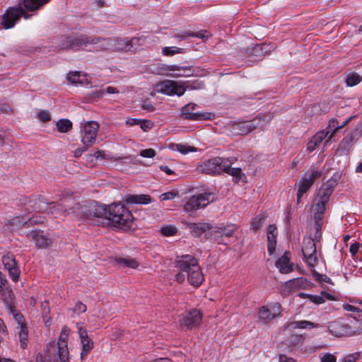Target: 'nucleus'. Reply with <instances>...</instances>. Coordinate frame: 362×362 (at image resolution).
<instances>
[{
    "mask_svg": "<svg viewBox=\"0 0 362 362\" xmlns=\"http://www.w3.org/2000/svg\"><path fill=\"white\" fill-rule=\"evenodd\" d=\"M107 39L91 37L82 33H71L61 37L57 47L63 50L78 51L91 46L89 51H101L106 49Z\"/></svg>",
    "mask_w": 362,
    "mask_h": 362,
    "instance_id": "1",
    "label": "nucleus"
},
{
    "mask_svg": "<svg viewBox=\"0 0 362 362\" xmlns=\"http://www.w3.org/2000/svg\"><path fill=\"white\" fill-rule=\"evenodd\" d=\"M50 0H23V5L24 8L19 4L18 6H11L8 8L1 17V25L5 30L13 28L21 16L25 19L29 18L31 15L25 13L28 11H35L43 5L48 3Z\"/></svg>",
    "mask_w": 362,
    "mask_h": 362,
    "instance_id": "2",
    "label": "nucleus"
},
{
    "mask_svg": "<svg viewBox=\"0 0 362 362\" xmlns=\"http://www.w3.org/2000/svg\"><path fill=\"white\" fill-rule=\"evenodd\" d=\"M105 223L124 230H130L133 225V216L124 204H112L108 206Z\"/></svg>",
    "mask_w": 362,
    "mask_h": 362,
    "instance_id": "3",
    "label": "nucleus"
},
{
    "mask_svg": "<svg viewBox=\"0 0 362 362\" xmlns=\"http://www.w3.org/2000/svg\"><path fill=\"white\" fill-rule=\"evenodd\" d=\"M68 337V328L65 326L62 329L57 342L52 341L47 346V352L56 354L60 362H70Z\"/></svg>",
    "mask_w": 362,
    "mask_h": 362,
    "instance_id": "4",
    "label": "nucleus"
},
{
    "mask_svg": "<svg viewBox=\"0 0 362 362\" xmlns=\"http://www.w3.org/2000/svg\"><path fill=\"white\" fill-rule=\"evenodd\" d=\"M301 251L303 255V260L310 269L315 268L319 264L321 252L317 250V245L312 240L311 236L304 237Z\"/></svg>",
    "mask_w": 362,
    "mask_h": 362,
    "instance_id": "5",
    "label": "nucleus"
},
{
    "mask_svg": "<svg viewBox=\"0 0 362 362\" xmlns=\"http://www.w3.org/2000/svg\"><path fill=\"white\" fill-rule=\"evenodd\" d=\"M216 199V194L211 192H204L193 195L184 204V211L189 213L205 208L209 203L214 202Z\"/></svg>",
    "mask_w": 362,
    "mask_h": 362,
    "instance_id": "6",
    "label": "nucleus"
},
{
    "mask_svg": "<svg viewBox=\"0 0 362 362\" xmlns=\"http://www.w3.org/2000/svg\"><path fill=\"white\" fill-rule=\"evenodd\" d=\"M322 175L321 171L315 168H312L309 172L305 173L298 185L297 202H300L302 196L311 187L315 180Z\"/></svg>",
    "mask_w": 362,
    "mask_h": 362,
    "instance_id": "7",
    "label": "nucleus"
},
{
    "mask_svg": "<svg viewBox=\"0 0 362 362\" xmlns=\"http://www.w3.org/2000/svg\"><path fill=\"white\" fill-rule=\"evenodd\" d=\"M226 160L221 157H214L213 158L203 161L198 167L199 171L209 174H221L224 170Z\"/></svg>",
    "mask_w": 362,
    "mask_h": 362,
    "instance_id": "8",
    "label": "nucleus"
},
{
    "mask_svg": "<svg viewBox=\"0 0 362 362\" xmlns=\"http://www.w3.org/2000/svg\"><path fill=\"white\" fill-rule=\"evenodd\" d=\"M332 193L330 187L322 188L318 194V199L314 206V219L323 220L326 211V205L329 201Z\"/></svg>",
    "mask_w": 362,
    "mask_h": 362,
    "instance_id": "9",
    "label": "nucleus"
},
{
    "mask_svg": "<svg viewBox=\"0 0 362 362\" xmlns=\"http://www.w3.org/2000/svg\"><path fill=\"white\" fill-rule=\"evenodd\" d=\"M156 90L158 93L167 95H176L180 97L185 93V88H182L181 83L167 79L157 83Z\"/></svg>",
    "mask_w": 362,
    "mask_h": 362,
    "instance_id": "10",
    "label": "nucleus"
},
{
    "mask_svg": "<svg viewBox=\"0 0 362 362\" xmlns=\"http://www.w3.org/2000/svg\"><path fill=\"white\" fill-rule=\"evenodd\" d=\"M197 107L195 103H188L181 110V114L183 118L192 121L211 120L214 118V115L211 112H193Z\"/></svg>",
    "mask_w": 362,
    "mask_h": 362,
    "instance_id": "11",
    "label": "nucleus"
},
{
    "mask_svg": "<svg viewBox=\"0 0 362 362\" xmlns=\"http://www.w3.org/2000/svg\"><path fill=\"white\" fill-rule=\"evenodd\" d=\"M202 320V313L197 309H192L180 316V325L190 329L199 327Z\"/></svg>",
    "mask_w": 362,
    "mask_h": 362,
    "instance_id": "12",
    "label": "nucleus"
},
{
    "mask_svg": "<svg viewBox=\"0 0 362 362\" xmlns=\"http://www.w3.org/2000/svg\"><path fill=\"white\" fill-rule=\"evenodd\" d=\"M236 227L233 224L212 228L211 238L218 244H226L225 239L233 236Z\"/></svg>",
    "mask_w": 362,
    "mask_h": 362,
    "instance_id": "13",
    "label": "nucleus"
},
{
    "mask_svg": "<svg viewBox=\"0 0 362 362\" xmlns=\"http://www.w3.org/2000/svg\"><path fill=\"white\" fill-rule=\"evenodd\" d=\"M98 129V124L93 121L88 122L84 124L81 141L85 146H90L95 143Z\"/></svg>",
    "mask_w": 362,
    "mask_h": 362,
    "instance_id": "14",
    "label": "nucleus"
},
{
    "mask_svg": "<svg viewBox=\"0 0 362 362\" xmlns=\"http://www.w3.org/2000/svg\"><path fill=\"white\" fill-rule=\"evenodd\" d=\"M160 70L163 71V74L166 76L174 78L188 77L193 75V71L189 66L163 64L160 67Z\"/></svg>",
    "mask_w": 362,
    "mask_h": 362,
    "instance_id": "15",
    "label": "nucleus"
},
{
    "mask_svg": "<svg viewBox=\"0 0 362 362\" xmlns=\"http://www.w3.org/2000/svg\"><path fill=\"white\" fill-rule=\"evenodd\" d=\"M281 314V305L278 303L268 304L261 307L258 312L259 320L268 322Z\"/></svg>",
    "mask_w": 362,
    "mask_h": 362,
    "instance_id": "16",
    "label": "nucleus"
},
{
    "mask_svg": "<svg viewBox=\"0 0 362 362\" xmlns=\"http://www.w3.org/2000/svg\"><path fill=\"white\" fill-rule=\"evenodd\" d=\"M78 328V333L81 340V344L82 346V351L81 352V360L83 361L86 358L88 354L93 348V341L88 337L87 329L81 326L78 323L76 325Z\"/></svg>",
    "mask_w": 362,
    "mask_h": 362,
    "instance_id": "17",
    "label": "nucleus"
},
{
    "mask_svg": "<svg viewBox=\"0 0 362 362\" xmlns=\"http://www.w3.org/2000/svg\"><path fill=\"white\" fill-rule=\"evenodd\" d=\"M199 264L198 260L193 256L189 255H182L177 257L175 262V267L180 272L187 274Z\"/></svg>",
    "mask_w": 362,
    "mask_h": 362,
    "instance_id": "18",
    "label": "nucleus"
},
{
    "mask_svg": "<svg viewBox=\"0 0 362 362\" xmlns=\"http://www.w3.org/2000/svg\"><path fill=\"white\" fill-rule=\"evenodd\" d=\"M2 263L6 269L8 271L11 279L16 282L19 278V269L17 267V263L15 260L14 255L11 253H8L2 257Z\"/></svg>",
    "mask_w": 362,
    "mask_h": 362,
    "instance_id": "19",
    "label": "nucleus"
},
{
    "mask_svg": "<svg viewBox=\"0 0 362 362\" xmlns=\"http://www.w3.org/2000/svg\"><path fill=\"white\" fill-rule=\"evenodd\" d=\"M90 207L94 215V222L97 224H105L108 206L98 204L95 201H90Z\"/></svg>",
    "mask_w": 362,
    "mask_h": 362,
    "instance_id": "20",
    "label": "nucleus"
},
{
    "mask_svg": "<svg viewBox=\"0 0 362 362\" xmlns=\"http://www.w3.org/2000/svg\"><path fill=\"white\" fill-rule=\"evenodd\" d=\"M286 288L291 293H295L302 289H308L312 286V283L304 277H298L287 281Z\"/></svg>",
    "mask_w": 362,
    "mask_h": 362,
    "instance_id": "21",
    "label": "nucleus"
},
{
    "mask_svg": "<svg viewBox=\"0 0 362 362\" xmlns=\"http://www.w3.org/2000/svg\"><path fill=\"white\" fill-rule=\"evenodd\" d=\"M27 235L39 248H45L51 244V240L45 236L42 231L31 230Z\"/></svg>",
    "mask_w": 362,
    "mask_h": 362,
    "instance_id": "22",
    "label": "nucleus"
},
{
    "mask_svg": "<svg viewBox=\"0 0 362 362\" xmlns=\"http://www.w3.org/2000/svg\"><path fill=\"white\" fill-rule=\"evenodd\" d=\"M76 205L77 209L74 211L76 216L88 221H94V215H93V211L90 207V201Z\"/></svg>",
    "mask_w": 362,
    "mask_h": 362,
    "instance_id": "23",
    "label": "nucleus"
},
{
    "mask_svg": "<svg viewBox=\"0 0 362 362\" xmlns=\"http://www.w3.org/2000/svg\"><path fill=\"white\" fill-rule=\"evenodd\" d=\"M189 284L194 287H199L204 280L202 269L198 264L187 274Z\"/></svg>",
    "mask_w": 362,
    "mask_h": 362,
    "instance_id": "24",
    "label": "nucleus"
},
{
    "mask_svg": "<svg viewBox=\"0 0 362 362\" xmlns=\"http://www.w3.org/2000/svg\"><path fill=\"white\" fill-rule=\"evenodd\" d=\"M146 38L144 37H133L130 40H120L118 42L119 48L124 49L125 51H132V49H136L137 47L144 44Z\"/></svg>",
    "mask_w": 362,
    "mask_h": 362,
    "instance_id": "25",
    "label": "nucleus"
},
{
    "mask_svg": "<svg viewBox=\"0 0 362 362\" xmlns=\"http://www.w3.org/2000/svg\"><path fill=\"white\" fill-rule=\"evenodd\" d=\"M35 210L46 211L48 214L54 215L55 217L66 215L64 208H63V205H62L61 203L51 202L44 207H37Z\"/></svg>",
    "mask_w": 362,
    "mask_h": 362,
    "instance_id": "26",
    "label": "nucleus"
},
{
    "mask_svg": "<svg viewBox=\"0 0 362 362\" xmlns=\"http://www.w3.org/2000/svg\"><path fill=\"white\" fill-rule=\"evenodd\" d=\"M60 203L63 205L64 211L66 214H74L75 216L74 211L77 209L76 204H81L72 194L63 196L60 199Z\"/></svg>",
    "mask_w": 362,
    "mask_h": 362,
    "instance_id": "27",
    "label": "nucleus"
},
{
    "mask_svg": "<svg viewBox=\"0 0 362 362\" xmlns=\"http://www.w3.org/2000/svg\"><path fill=\"white\" fill-rule=\"evenodd\" d=\"M187 228L193 236L199 237L206 230H212V227L208 223H191L185 222Z\"/></svg>",
    "mask_w": 362,
    "mask_h": 362,
    "instance_id": "28",
    "label": "nucleus"
},
{
    "mask_svg": "<svg viewBox=\"0 0 362 362\" xmlns=\"http://www.w3.org/2000/svg\"><path fill=\"white\" fill-rule=\"evenodd\" d=\"M277 230L274 225H269L267 228V250L272 255L276 249Z\"/></svg>",
    "mask_w": 362,
    "mask_h": 362,
    "instance_id": "29",
    "label": "nucleus"
},
{
    "mask_svg": "<svg viewBox=\"0 0 362 362\" xmlns=\"http://www.w3.org/2000/svg\"><path fill=\"white\" fill-rule=\"evenodd\" d=\"M124 201L127 204H147L151 198L148 194H128L125 196Z\"/></svg>",
    "mask_w": 362,
    "mask_h": 362,
    "instance_id": "30",
    "label": "nucleus"
},
{
    "mask_svg": "<svg viewBox=\"0 0 362 362\" xmlns=\"http://www.w3.org/2000/svg\"><path fill=\"white\" fill-rule=\"evenodd\" d=\"M329 132L327 131H320L317 132L308 142L307 150L313 152L317 146L327 136Z\"/></svg>",
    "mask_w": 362,
    "mask_h": 362,
    "instance_id": "31",
    "label": "nucleus"
},
{
    "mask_svg": "<svg viewBox=\"0 0 362 362\" xmlns=\"http://www.w3.org/2000/svg\"><path fill=\"white\" fill-rule=\"evenodd\" d=\"M271 114H267L256 117L253 119L249 121L251 130L253 131L256 129H262L271 120Z\"/></svg>",
    "mask_w": 362,
    "mask_h": 362,
    "instance_id": "32",
    "label": "nucleus"
},
{
    "mask_svg": "<svg viewBox=\"0 0 362 362\" xmlns=\"http://www.w3.org/2000/svg\"><path fill=\"white\" fill-rule=\"evenodd\" d=\"M225 168L224 170H223V172L228 173V175L233 177L235 182H238L239 181L243 180V182H245V176L242 173V170L240 168H230V165L229 163H228V159L226 160L225 162Z\"/></svg>",
    "mask_w": 362,
    "mask_h": 362,
    "instance_id": "33",
    "label": "nucleus"
},
{
    "mask_svg": "<svg viewBox=\"0 0 362 362\" xmlns=\"http://www.w3.org/2000/svg\"><path fill=\"white\" fill-rule=\"evenodd\" d=\"M209 33L206 30H202L199 32H192V31H185L182 33H178L175 35V38L179 40H184L189 37H196L198 38H201L202 40L207 39L209 37Z\"/></svg>",
    "mask_w": 362,
    "mask_h": 362,
    "instance_id": "34",
    "label": "nucleus"
},
{
    "mask_svg": "<svg viewBox=\"0 0 362 362\" xmlns=\"http://www.w3.org/2000/svg\"><path fill=\"white\" fill-rule=\"evenodd\" d=\"M66 79L74 85L87 84L86 75L82 74L80 71H71L66 75Z\"/></svg>",
    "mask_w": 362,
    "mask_h": 362,
    "instance_id": "35",
    "label": "nucleus"
},
{
    "mask_svg": "<svg viewBox=\"0 0 362 362\" xmlns=\"http://www.w3.org/2000/svg\"><path fill=\"white\" fill-rule=\"evenodd\" d=\"M308 298L316 305L322 304L325 300H334V297L326 291H322L320 295H308Z\"/></svg>",
    "mask_w": 362,
    "mask_h": 362,
    "instance_id": "36",
    "label": "nucleus"
},
{
    "mask_svg": "<svg viewBox=\"0 0 362 362\" xmlns=\"http://www.w3.org/2000/svg\"><path fill=\"white\" fill-rule=\"evenodd\" d=\"M289 258L286 255L281 256L276 262V267L281 274H288L292 271V267L288 264Z\"/></svg>",
    "mask_w": 362,
    "mask_h": 362,
    "instance_id": "37",
    "label": "nucleus"
},
{
    "mask_svg": "<svg viewBox=\"0 0 362 362\" xmlns=\"http://www.w3.org/2000/svg\"><path fill=\"white\" fill-rule=\"evenodd\" d=\"M233 130L238 134H247L252 132L249 121L235 122L233 124Z\"/></svg>",
    "mask_w": 362,
    "mask_h": 362,
    "instance_id": "38",
    "label": "nucleus"
},
{
    "mask_svg": "<svg viewBox=\"0 0 362 362\" xmlns=\"http://www.w3.org/2000/svg\"><path fill=\"white\" fill-rule=\"evenodd\" d=\"M291 326L295 329H312L318 327L319 325L315 324L310 321L300 320L291 322Z\"/></svg>",
    "mask_w": 362,
    "mask_h": 362,
    "instance_id": "39",
    "label": "nucleus"
},
{
    "mask_svg": "<svg viewBox=\"0 0 362 362\" xmlns=\"http://www.w3.org/2000/svg\"><path fill=\"white\" fill-rule=\"evenodd\" d=\"M18 338L21 344V346L23 349H25L28 346V330L26 326H21V328L18 329Z\"/></svg>",
    "mask_w": 362,
    "mask_h": 362,
    "instance_id": "40",
    "label": "nucleus"
},
{
    "mask_svg": "<svg viewBox=\"0 0 362 362\" xmlns=\"http://www.w3.org/2000/svg\"><path fill=\"white\" fill-rule=\"evenodd\" d=\"M181 85H182V88H185L186 90H199L202 89L204 88V84L202 81L199 80H194V81H187L185 82L181 83Z\"/></svg>",
    "mask_w": 362,
    "mask_h": 362,
    "instance_id": "41",
    "label": "nucleus"
},
{
    "mask_svg": "<svg viewBox=\"0 0 362 362\" xmlns=\"http://www.w3.org/2000/svg\"><path fill=\"white\" fill-rule=\"evenodd\" d=\"M9 223L14 228H20L24 225L28 224V218L25 216H16L10 220Z\"/></svg>",
    "mask_w": 362,
    "mask_h": 362,
    "instance_id": "42",
    "label": "nucleus"
},
{
    "mask_svg": "<svg viewBox=\"0 0 362 362\" xmlns=\"http://www.w3.org/2000/svg\"><path fill=\"white\" fill-rule=\"evenodd\" d=\"M57 127L59 132H67L72 127V123L66 119H61L57 122Z\"/></svg>",
    "mask_w": 362,
    "mask_h": 362,
    "instance_id": "43",
    "label": "nucleus"
},
{
    "mask_svg": "<svg viewBox=\"0 0 362 362\" xmlns=\"http://www.w3.org/2000/svg\"><path fill=\"white\" fill-rule=\"evenodd\" d=\"M117 262L124 267L135 269L139 266L138 262L132 258H118Z\"/></svg>",
    "mask_w": 362,
    "mask_h": 362,
    "instance_id": "44",
    "label": "nucleus"
},
{
    "mask_svg": "<svg viewBox=\"0 0 362 362\" xmlns=\"http://www.w3.org/2000/svg\"><path fill=\"white\" fill-rule=\"evenodd\" d=\"M362 80V77L356 74L352 73L349 74L346 78V83L348 86L352 87L358 84Z\"/></svg>",
    "mask_w": 362,
    "mask_h": 362,
    "instance_id": "45",
    "label": "nucleus"
},
{
    "mask_svg": "<svg viewBox=\"0 0 362 362\" xmlns=\"http://www.w3.org/2000/svg\"><path fill=\"white\" fill-rule=\"evenodd\" d=\"M353 137L351 135L346 136L344 139L341 141L339 144V148L344 151L349 152L353 146Z\"/></svg>",
    "mask_w": 362,
    "mask_h": 362,
    "instance_id": "46",
    "label": "nucleus"
},
{
    "mask_svg": "<svg viewBox=\"0 0 362 362\" xmlns=\"http://www.w3.org/2000/svg\"><path fill=\"white\" fill-rule=\"evenodd\" d=\"M269 45L265 44L256 45L252 50V54L256 56H262L270 52L268 48Z\"/></svg>",
    "mask_w": 362,
    "mask_h": 362,
    "instance_id": "47",
    "label": "nucleus"
},
{
    "mask_svg": "<svg viewBox=\"0 0 362 362\" xmlns=\"http://www.w3.org/2000/svg\"><path fill=\"white\" fill-rule=\"evenodd\" d=\"M184 49L177 47H165L162 49V54L165 56H173L176 54L184 53Z\"/></svg>",
    "mask_w": 362,
    "mask_h": 362,
    "instance_id": "48",
    "label": "nucleus"
},
{
    "mask_svg": "<svg viewBox=\"0 0 362 362\" xmlns=\"http://www.w3.org/2000/svg\"><path fill=\"white\" fill-rule=\"evenodd\" d=\"M313 276L315 277V280L320 281V282H325L329 284H333L332 279L327 276L325 274H320L318 273L315 268H313L310 269Z\"/></svg>",
    "mask_w": 362,
    "mask_h": 362,
    "instance_id": "49",
    "label": "nucleus"
},
{
    "mask_svg": "<svg viewBox=\"0 0 362 362\" xmlns=\"http://www.w3.org/2000/svg\"><path fill=\"white\" fill-rule=\"evenodd\" d=\"M177 232V228L173 225L165 226L160 228V233L164 236H172L175 235Z\"/></svg>",
    "mask_w": 362,
    "mask_h": 362,
    "instance_id": "50",
    "label": "nucleus"
},
{
    "mask_svg": "<svg viewBox=\"0 0 362 362\" xmlns=\"http://www.w3.org/2000/svg\"><path fill=\"white\" fill-rule=\"evenodd\" d=\"M175 148H174V149L179 151L180 153H181L182 154H187L189 152H195L196 151L195 148L189 146L186 144H175Z\"/></svg>",
    "mask_w": 362,
    "mask_h": 362,
    "instance_id": "51",
    "label": "nucleus"
},
{
    "mask_svg": "<svg viewBox=\"0 0 362 362\" xmlns=\"http://www.w3.org/2000/svg\"><path fill=\"white\" fill-rule=\"evenodd\" d=\"M264 216L258 215L255 216L251 221V228L255 231L259 229L263 224Z\"/></svg>",
    "mask_w": 362,
    "mask_h": 362,
    "instance_id": "52",
    "label": "nucleus"
},
{
    "mask_svg": "<svg viewBox=\"0 0 362 362\" xmlns=\"http://www.w3.org/2000/svg\"><path fill=\"white\" fill-rule=\"evenodd\" d=\"M86 305L81 301L76 302V305L72 308L73 313L75 314H77V315L86 312Z\"/></svg>",
    "mask_w": 362,
    "mask_h": 362,
    "instance_id": "53",
    "label": "nucleus"
},
{
    "mask_svg": "<svg viewBox=\"0 0 362 362\" xmlns=\"http://www.w3.org/2000/svg\"><path fill=\"white\" fill-rule=\"evenodd\" d=\"M156 154V151L153 148L144 149L139 153V156L144 158H153Z\"/></svg>",
    "mask_w": 362,
    "mask_h": 362,
    "instance_id": "54",
    "label": "nucleus"
},
{
    "mask_svg": "<svg viewBox=\"0 0 362 362\" xmlns=\"http://www.w3.org/2000/svg\"><path fill=\"white\" fill-rule=\"evenodd\" d=\"M45 217L42 216H32L30 218H28V226L29 225H33V224H38L42 223L44 222Z\"/></svg>",
    "mask_w": 362,
    "mask_h": 362,
    "instance_id": "55",
    "label": "nucleus"
},
{
    "mask_svg": "<svg viewBox=\"0 0 362 362\" xmlns=\"http://www.w3.org/2000/svg\"><path fill=\"white\" fill-rule=\"evenodd\" d=\"M144 132L148 131L153 127V123L149 120L141 119L139 124Z\"/></svg>",
    "mask_w": 362,
    "mask_h": 362,
    "instance_id": "56",
    "label": "nucleus"
},
{
    "mask_svg": "<svg viewBox=\"0 0 362 362\" xmlns=\"http://www.w3.org/2000/svg\"><path fill=\"white\" fill-rule=\"evenodd\" d=\"M336 357L329 353L323 354L320 358V362H336Z\"/></svg>",
    "mask_w": 362,
    "mask_h": 362,
    "instance_id": "57",
    "label": "nucleus"
},
{
    "mask_svg": "<svg viewBox=\"0 0 362 362\" xmlns=\"http://www.w3.org/2000/svg\"><path fill=\"white\" fill-rule=\"evenodd\" d=\"M360 356V354L356 352L355 354H349L345 356L341 362H356Z\"/></svg>",
    "mask_w": 362,
    "mask_h": 362,
    "instance_id": "58",
    "label": "nucleus"
},
{
    "mask_svg": "<svg viewBox=\"0 0 362 362\" xmlns=\"http://www.w3.org/2000/svg\"><path fill=\"white\" fill-rule=\"evenodd\" d=\"M38 118L42 122L49 121L51 117L49 112L47 110H42L38 113Z\"/></svg>",
    "mask_w": 362,
    "mask_h": 362,
    "instance_id": "59",
    "label": "nucleus"
},
{
    "mask_svg": "<svg viewBox=\"0 0 362 362\" xmlns=\"http://www.w3.org/2000/svg\"><path fill=\"white\" fill-rule=\"evenodd\" d=\"M360 244L358 242H354L350 245L349 252L352 257H354L358 252Z\"/></svg>",
    "mask_w": 362,
    "mask_h": 362,
    "instance_id": "60",
    "label": "nucleus"
},
{
    "mask_svg": "<svg viewBox=\"0 0 362 362\" xmlns=\"http://www.w3.org/2000/svg\"><path fill=\"white\" fill-rule=\"evenodd\" d=\"M14 319L18 322L16 329L21 328V326H25L23 322V317L21 313H16L14 315Z\"/></svg>",
    "mask_w": 362,
    "mask_h": 362,
    "instance_id": "61",
    "label": "nucleus"
},
{
    "mask_svg": "<svg viewBox=\"0 0 362 362\" xmlns=\"http://www.w3.org/2000/svg\"><path fill=\"white\" fill-rule=\"evenodd\" d=\"M177 196V193L173 192H168L161 194L162 200H170L174 199Z\"/></svg>",
    "mask_w": 362,
    "mask_h": 362,
    "instance_id": "62",
    "label": "nucleus"
},
{
    "mask_svg": "<svg viewBox=\"0 0 362 362\" xmlns=\"http://www.w3.org/2000/svg\"><path fill=\"white\" fill-rule=\"evenodd\" d=\"M279 362H297L294 358L288 357L286 354H279Z\"/></svg>",
    "mask_w": 362,
    "mask_h": 362,
    "instance_id": "63",
    "label": "nucleus"
},
{
    "mask_svg": "<svg viewBox=\"0 0 362 362\" xmlns=\"http://www.w3.org/2000/svg\"><path fill=\"white\" fill-rule=\"evenodd\" d=\"M141 107L144 110H148L151 112H152L155 110V107H153L152 103L151 102H148L146 100L143 101Z\"/></svg>",
    "mask_w": 362,
    "mask_h": 362,
    "instance_id": "64",
    "label": "nucleus"
}]
</instances>
